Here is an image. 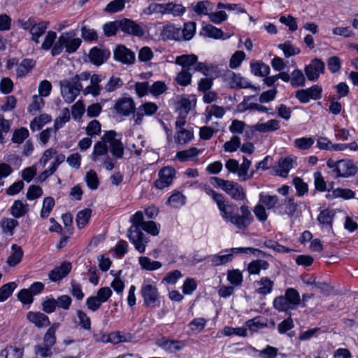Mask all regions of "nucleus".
Returning <instances> with one entry per match:
<instances>
[{
  "label": "nucleus",
  "mask_w": 358,
  "mask_h": 358,
  "mask_svg": "<svg viewBox=\"0 0 358 358\" xmlns=\"http://www.w3.org/2000/svg\"><path fill=\"white\" fill-rule=\"evenodd\" d=\"M106 142L103 141H98L94 146V150L91 155V159L93 161H96V158L99 156L104 155L108 152V147L106 144Z\"/></svg>",
  "instance_id": "nucleus-51"
},
{
  "label": "nucleus",
  "mask_w": 358,
  "mask_h": 358,
  "mask_svg": "<svg viewBox=\"0 0 358 358\" xmlns=\"http://www.w3.org/2000/svg\"><path fill=\"white\" fill-rule=\"evenodd\" d=\"M181 36L180 27H177L172 24L164 26L161 31V36L164 41H181Z\"/></svg>",
  "instance_id": "nucleus-19"
},
{
  "label": "nucleus",
  "mask_w": 358,
  "mask_h": 358,
  "mask_svg": "<svg viewBox=\"0 0 358 358\" xmlns=\"http://www.w3.org/2000/svg\"><path fill=\"white\" fill-rule=\"evenodd\" d=\"M293 159L291 157H286L279 160L277 174L281 177H287L289 170L292 168Z\"/></svg>",
  "instance_id": "nucleus-28"
},
{
  "label": "nucleus",
  "mask_w": 358,
  "mask_h": 358,
  "mask_svg": "<svg viewBox=\"0 0 358 358\" xmlns=\"http://www.w3.org/2000/svg\"><path fill=\"white\" fill-rule=\"evenodd\" d=\"M120 30L124 34L142 37L145 34L143 28L136 22L124 18L120 20Z\"/></svg>",
  "instance_id": "nucleus-10"
},
{
  "label": "nucleus",
  "mask_w": 358,
  "mask_h": 358,
  "mask_svg": "<svg viewBox=\"0 0 358 358\" xmlns=\"http://www.w3.org/2000/svg\"><path fill=\"white\" fill-rule=\"evenodd\" d=\"M278 48L284 52L285 57L288 58L291 56L296 55L300 53V49L294 47L289 41L278 45Z\"/></svg>",
  "instance_id": "nucleus-40"
},
{
  "label": "nucleus",
  "mask_w": 358,
  "mask_h": 358,
  "mask_svg": "<svg viewBox=\"0 0 358 358\" xmlns=\"http://www.w3.org/2000/svg\"><path fill=\"white\" fill-rule=\"evenodd\" d=\"M114 108L117 113L123 116H129L134 113L136 107L131 98L123 97L116 101Z\"/></svg>",
  "instance_id": "nucleus-13"
},
{
  "label": "nucleus",
  "mask_w": 358,
  "mask_h": 358,
  "mask_svg": "<svg viewBox=\"0 0 358 358\" xmlns=\"http://www.w3.org/2000/svg\"><path fill=\"white\" fill-rule=\"evenodd\" d=\"M28 204H24L20 200H16L11 206V214L16 218L24 216L28 211Z\"/></svg>",
  "instance_id": "nucleus-34"
},
{
  "label": "nucleus",
  "mask_w": 358,
  "mask_h": 358,
  "mask_svg": "<svg viewBox=\"0 0 358 358\" xmlns=\"http://www.w3.org/2000/svg\"><path fill=\"white\" fill-rule=\"evenodd\" d=\"M291 85L294 87H303L306 83V78L302 71L294 69L291 73Z\"/></svg>",
  "instance_id": "nucleus-38"
},
{
  "label": "nucleus",
  "mask_w": 358,
  "mask_h": 358,
  "mask_svg": "<svg viewBox=\"0 0 358 358\" xmlns=\"http://www.w3.org/2000/svg\"><path fill=\"white\" fill-rule=\"evenodd\" d=\"M212 198L217 203L223 219L234 224L237 229H245L253 221L252 215L248 206L243 205L240 207L241 214L239 215L238 206L226 203L223 194L215 192Z\"/></svg>",
  "instance_id": "nucleus-1"
},
{
  "label": "nucleus",
  "mask_w": 358,
  "mask_h": 358,
  "mask_svg": "<svg viewBox=\"0 0 358 358\" xmlns=\"http://www.w3.org/2000/svg\"><path fill=\"white\" fill-rule=\"evenodd\" d=\"M125 0H113L106 6L104 10L108 13H117L123 10Z\"/></svg>",
  "instance_id": "nucleus-54"
},
{
  "label": "nucleus",
  "mask_w": 358,
  "mask_h": 358,
  "mask_svg": "<svg viewBox=\"0 0 358 358\" xmlns=\"http://www.w3.org/2000/svg\"><path fill=\"white\" fill-rule=\"evenodd\" d=\"M75 36L76 33L73 31L62 33L51 50V55L52 56L59 55L62 53L64 48L69 54L75 52L82 43L81 39L75 38Z\"/></svg>",
  "instance_id": "nucleus-5"
},
{
  "label": "nucleus",
  "mask_w": 358,
  "mask_h": 358,
  "mask_svg": "<svg viewBox=\"0 0 358 358\" xmlns=\"http://www.w3.org/2000/svg\"><path fill=\"white\" fill-rule=\"evenodd\" d=\"M43 194V189L38 185H31L28 188L26 197L28 200L32 201L41 197Z\"/></svg>",
  "instance_id": "nucleus-62"
},
{
  "label": "nucleus",
  "mask_w": 358,
  "mask_h": 358,
  "mask_svg": "<svg viewBox=\"0 0 358 358\" xmlns=\"http://www.w3.org/2000/svg\"><path fill=\"white\" fill-rule=\"evenodd\" d=\"M76 314L78 318L79 325L80 326V327L87 331L90 330L91 320L87 315V314L81 310H77Z\"/></svg>",
  "instance_id": "nucleus-55"
},
{
  "label": "nucleus",
  "mask_w": 358,
  "mask_h": 358,
  "mask_svg": "<svg viewBox=\"0 0 358 358\" xmlns=\"http://www.w3.org/2000/svg\"><path fill=\"white\" fill-rule=\"evenodd\" d=\"M289 316L282 320L278 325V331L280 334H283L287 333L289 330L292 329L294 327V321L291 317V314L289 312Z\"/></svg>",
  "instance_id": "nucleus-61"
},
{
  "label": "nucleus",
  "mask_w": 358,
  "mask_h": 358,
  "mask_svg": "<svg viewBox=\"0 0 358 358\" xmlns=\"http://www.w3.org/2000/svg\"><path fill=\"white\" fill-rule=\"evenodd\" d=\"M71 268V263L64 262L59 266L52 270L49 273L48 277L53 282L59 281L70 273Z\"/></svg>",
  "instance_id": "nucleus-18"
},
{
  "label": "nucleus",
  "mask_w": 358,
  "mask_h": 358,
  "mask_svg": "<svg viewBox=\"0 0 358 358\" xmlns=\"http://www.w3.org/2000/svg\"><path fill=\"white\" fill-rule=\"evenodd\" d=\"M110 52L108 49L94 47L90 50L88 57L93 64L100 66L110 57Z\"/></svg>",
  "instance_id": "nucleus-15"
},
{
  "label": "nucleus",
  "mask_w": 358,
  "mask_h": 358,
  "mask_svg": "<svg viewBox=\"0 0 358 358\" xmlns=\"http://www.w3.org/2000/svg\"><path fill=\"white\" fill-rule=\"evenodd\" d=\"M55 204V199L52 196L45 197L40 215L42 218L48 217Z\"/></svg>",
  "instance_id": "nucleus-41"
},
{
  "label": "nucleus",
  "mask_w": 358,
  "mask_h": 358,
  "mask_svg": "<svg viewBox=\"0 0 358 358\" xmlns=\"http://www.w3.org/2000/svg\"><path fill=\"white\" fill-rule=\"evenodd\" d=\"M17 285L15 282L6 283L0 287V301H6L13 292Z\"/></svg>",
  "instance_id": "nucleus-46"
},
{
  "label": "nucleus",
  "mask_w": 358,
  "mask_h": 358,
  "mask_svg": "<svg viewBox=\"0 0 358 358\" xmlns=\"http://www.w3.org/2000/svg\"><path fill=\"white\" fill-rule=\"evenodd\" d=\"M335 214L333 210L324 209L322 210L317 217V221L323 226H328L330 229L332 227V221Z\"/></svg>",
  "instance_id": "nucleus-33"
},
{
  "label": "nucleus",
  "mask_w": 358,
  "mask_h": 358,
  "mask_svg": "<svg viewBox=\"0 0 358 358\" xmlns=\"http://www.w3.org/2000/svg\"><path fill=\"white\" fill-rule=\"evenodd\" d=\"M334 171L338 177L348 178L355 176L357 172V167L350 160L338 161Z\"/></svg>",
  "instance_id": "nucleus-11"
},
{
  "label": "nucleus",
  "mask_w": 358,
  "mask_h": 358,
  "mask_svg": "<svg viewBox=\"0 0 358 358\" xmlns=\"http://www.w3.org/2000/svg\"><path fill=\"white\" fill-rule=\"evenodd\" d=\"M114 59L122 64L131 65L135 62V53L123 45H119L114 50Z\"/></svg>",
  "instance_id": "nucleus-12"
},
{
  "label": "nucleus",
  "mask_w": 358,
  "mask_h": 358,
  "mask_svg": "<svg viewBox=\"0 0 358 358\" xmlns=\"http://www.w3.org/2000/svg\"><path fill=\"white\" fill-rule=\"evenodd\" d=\"M314 177V183L315 189L320 192H324L326 190H329V188L327 186V183L320 171H316L313 174Z\"/></svg>",
  "instance_id": "nucleus-57"
},
{
  "label": "nucleus",
  "mask_w": 358,
  "mask_h": 358,
  "mask_svg": "<svg viewBox=\"0 0 358 358\" xmlns=\"http://www.w3.org/2000/svg\"><path fill=\"white\" fill-rule=\"evenodd\" d=\"M57 38V34L55 31H49L45 36L44 41L41 44V48L44 50H49L55 44Z\"/></svg>",
  "instance_id": "nucleus-52"
},
{
  "label": "nucleus",
  "mask_w": 358,
  "mask_h": 358,
  "mask_svg": "<svg viewBox=\"0 0 358 358\" xmlns=\"http://www.w3.org/2000/svg\"><path fill=\"white\" fill-rule=\"evenodd\" d=\"M197 59L195 55H182L176 57V63L182 66L181 71L176 77V81L178 85L187 86L191 83L192 77L191 71Z\"/></svg>",
  "instance_id": "nucleus-4"
},
{
  "label": "nucleus",
  "mask_w": 358,
  "mask_h": 358,
  "mask_svg": "<svg viewBox=\"0 0 358 358\" xmlns=\"http://www.w3.org/2000/svg\"><path fill=\"white\" fill-rule=\"evenodd\" d=\"M194 138V132L192 129H182L176 130L174 135L175 143L180 145L188 144Z\"/></svg>",
  "instance_id": "nucleus-22"
},
{
  "label": "nucleus",
  "mask_w": 358,
  "mask_h": 358,
  "mask_svg": "<svg viewBox=\"0 0 358 358\" xmlns=\"http://www.w3.org/2000/svg\"><path fill=\"white\" fill-rule=\"evenodd\" d=\"M131 226L128 230V237L129 241L134 244L136 250L140 253H143L145 250V244L148 243L147 238L141 231V227L144 221L143 213L141 211L136 212L131 217Z\"/></svg>",
  "instance_id": "nucleus-2"
},
{
  "label": "nucleus",
  "mask_w": 358,
  "mask_h": 358,
  "mask_svg": "<svg viewBox=\"0 0 358 358\" xmlns=\"http://www.w3.org/2000/svg\"><path fill=\"white\" fill-rule=\"evenodd\" d=\"M210 258L211 264L213 266H218L227 264L231 261L233 258L232 253L226 255H215L209 257Z\"/></svg>",
  "instance_id": "nucleus-45"
},
{
  "label": "nucleus",
  "mask_w": 358,
  "mask_h": 358,
  "mask_svg": "<svg viewBox=\"0 0 358 358\" xmlns=\"http://www.w3.org/2000/svg\"><path fill=\"white\" fill-rule=\"evenodd\" d=\"M185 12V8L180 4L173 3H166V14H172L173 16H181Z\"/></svg>",
  "instance_id": "nucleus-53"
},
{
  "label": "nucleus",
  "mask_w": 358,
  "mask_h": 358,
  "mask_svg": "<svg viewBox=\"0 0 358 358\" xmlns=\"http://www.w3.org/2000/svg\"><path fill=\"white\" fill-rule=\"evenodd\" d=\"M297 210V204L292 197L281 200L276 206V213L280 215H287L289 217H294Z\"/></svg>",
  "instance_id": "nucleus-14"
},
{
  "label": "nucleus",
  "mask_w": 358,
  "mask_h": 358,
  "mask_svg": "<svg viewBox=\"0 0 358 358\" xmlns=\"http://www.w3.org/2000/svg\"><path fill=\"white\" fill-rule=\"evenodd\" d=\"M203 29L205 33V35L208 37L213 38L215 39L224 38L223 31L220 29H218L213 26L212 24L206 25Z\"/></svg>",
  "instance_id": "nucleus-50"
},
{
  "label": "nucleus",
  "mask_w": 358,
  "mask_h": 358,
  "mask_svg": "<svg viewBox=\"0 0 358 358\" xmlns=\"http://www.w3.org/2000/svg\"><path fill=\"white\" fill-rule=\"evenodd\" d=\"M141 295L143 299L145 307L155 308L159 306L160 295L155 285L150 283H143L141 289Z\"/></svg>",
  "instance_id": "nucleus-6"
},
{
  "label": "nucleus",
  "mask_w": 358,
  "mask_h": 358,
  "mask_svg": "<svg viewBox=\"0 0 358 358\" xmlns=\"http://www.w3.org/2000/svg\"><path fill=\"white\" fill-rule=\"evenodd\" d=\"M176 175V170L171 166L162 168L158 173L159 178L155 181L156 188L162 189L169 187L173 182Z\"/></svg>",
  "instance_id": "nucleus-8"
},
{
  "label": "nucleus",
  "mask_w": 358,
  "mask_h": 358,
  "mask_svg": "<svg viewBox=\"0 0 358 358\" xmlns=\"http://www.w3.org/2000/svg\"><path fill=\"white\" fill-rule=\"evenodd\" d=\"M51 120L50 115L45 113L41 114L31 120L30 128L33 131L40 130L45 124L50 122Z\"/></svg>",
  "instance_id": "nucleus-29"
},
{
  "label": "nucleus",
  "mask_w": 358,
  "mask_h": 358,
  "mask_svg": "<svg viewBox=\"0 0 358 358\" xmlns=\"http://www.w3.org/2000/svg\"><path fill=\"white\" fill-rule=\"evenodd\" d=\"M29 133L26 127L15 129L13 132L12 141L14 143L21 144L29 137Z\"/></svg>",
  "instance_id": "nucleus-48"
},
{
  "label": "nucleus",
  "mask_w": 358,
  "mask_h": 358,
  "mask_svg": "<svg viewBox=\"0 0 358 358\" xmlns=\"http://www.w3.org/2000/svg\"><path fill=\"white\" fill-rule=\"evenodd\" d=\"M27 318L38 328L47 327L50 324L48 317L40 312L30 311L27 313Z\"/></svg>",
  "instance_id": "nucleus-21"
},
{
  "label": "nucleus",
  "mask_w": 358,
  "mask_h": 358,
  "mask_svg": "<svg viewBox=\"0 0 358 358\" xmlns=\"http://www.w3.org/2000/svg\"><path fill=\"white\" fill-rule=\"evenodd\" d=\"M201 153V150L196 148L192 147L189 149L179 151L176 154V157L180 162H187Z\"/></svg>",
  "instance_id": "nucleus-36"
},
{
  "label": "nucleus",
  "mask_w": 358,
  "mask_h": 358,
  "mask_svg": "<svg viewBox=\"0 0 358 358\" xmlns=\"http://www.w3.org/2000/svg\"><path fill=\"white\" fill-rule=\"evenodd\" d=\"M119 29H120V20L109 22L103 25L104 34L107 37L116 35Z\"/></svg>",
  "instance_id": "nucleus-42"
},
{
  "label": "nucleus",
  "mask_w": 358,
  "mask_h": 358,
  "mask_svg": "<svg viewBox=\"0 0 358 358\" xmlns=\"http://www.w3.org/2000/svg\"><path fill=\"white\" fill-rule=\"evenodd\" d=\"M257 284L259 286L257 290V293L264 296L270 294L274 285V282L267 277L262 278Z\"/></svg>",
  "instance_id": "nucleus-30"
},
{
  "label": "nucleus",
  "mask_w": 358,
  "mask_h": 358,
  "mask_svg": "<svg viewBox=\"0 0 358 358\" xmlns=\"http://www.w3.org/2000/svg\"><path fill=\"white\" fill-rule=\"evenodd\" d=\"M324 63L320 59L315 58L306 66L304 71L307 78L310 81H315L318 79L320 73H324Z\"/></svg>",
  "instance_id": "nucleus-9"
},
{
  "label": "nucleus",
  "mask_w": 358,
  "mask_h": 358,
  "mask_svg": "<svg viewBox=\"0 0 358 358\" xmlns=\"http://www.w3.org/2000/svg\"><path fill=\"white\" fill-rule=\"evenodd\" d=\"M92 210L85 208L79 211L76 215V224L79 229H83L88 224L91 217Z\"/></svg>",
  "instance_id": "nucleus-37"
},
{
  "label": "nucleus",
  "mask_w": 358,
  "mask_h": 358,
  "mask_svg": "<svg viewBox=\"0 0 358 358\" xmlns=\"http://www.w3.org/2000/svg\"><path fill=\"white\" fill-rule=\"evenodd\" d=\"M71 293L78 301H81L85 296L81 285L74 280L71 282Z\"/></svg>",
  "instance_id": "nucleus-63"
},
{
  "label": "nucleus",
  "mask_w": 358,
  "mask_h": 358,
  "mask_svg": "<svg viewBox=\"0 0 358 358\" xmlns=\"http://www.w3.org/2000/svg\"><path fill=\"white\" fill-rule=\"evenodd\" d=\"M131 339L129 334H124L120 331L110 334L109 341L113 344H117L122 342H129Z\"/></svg>",
  "instance_id": "nucleus-44"
},
{
  "label": "nucleus",
  "mask_w": 358,
  "mask_h": 358,
  "mask_svg": "<svg viewBox=\"0 0 358 358\" xmlns=\"http://www.w3.org/2000/svg\"><path fill=\"white\" fill-rule=\"evenodd\" d=\"M11 248L13 253L8 257L7 263L10 266H15L21 262L24 253L21 247L15 244H13Z\"/></svg>",
  "instance_id": "nucleus-27"
},
{
  "label": "nucleus",
  "mask_w": 358,
  "mask_h": 358,
  "mask_svg": "<svg viewBox=\"0 0 358 358\" xmlns=\"http://www.w3.org/2000/svg\"><path fill=\"white\" fill-rule=\"evenodd\" d=\"M227 76L231 79V87L233 88H251L252 87L250 83L244 78L241 77L239 74L236 75L235 73L229 71Z\"/></svg>",
  "instance_id": "nucleus-24"
},
{
  "label": "nucleus",
  "mask_w": 358,
  "mask_h": 358,
  "mask_svg": "<svg viewBox=\"0 0 358 358\" xmlns=\"http://www.w3.org/2000/svg\"><path fill=\"white\" fill-rule=\"evenodd\" d=\"M259 202L268 210L274 208V211L276 213V206L278 205L280 201L278 196L276 195H269L261 193L259 194Z\"/></svg>",
  "instance_id": "nucleus-25"
},
{
  "label": "nucleus",
  "mask_w": 358,
  "mask_h": 358,
  "mask_svg": "<svg viewBox=\"0 0 358 358\" xmlns=\"http://www.w3.org/2000/svg\"><path fill=\"white\" fill-rule=\"evenodd\" d=\"M123 85L124 83L120 78L112 76L106 84L104 90L107 92H113L120 88Z\"/></svg>",
  "instance_id": "nucleus-47"
},
{
  "label": "nucleus",
  "mask_w": 358,
  "mask_h": 358,
  "mask_svg": "<svg viewBox=\"0 0 358 358\" xmlns=\"http://www.w3.org/2000/svg\"><path fill=\"white\" fill-rule=\"evenodd\" d=\"M85 180L90 189H96L98 188L99 182L97 174L94 170H90L87 172Z\"/></svg>",
  "instance_id": "nucleus-49"
},
{
  "label": "nucleus",
  "mask_w": 358,
  "mask_h": 358,
  "mask_svg": "<svg viewBox=\"0 0 358 358\" xmlns=\"http://www.w3.org/2000/svg\"><path fill=\"white\" fill-rule=\"evenodd\" d=\"M34 62L30 59H24L17 66L16 76L17 78L25 76L34 67Z\"/></svg>",
  "instance_id": "nucleus-31"
},
{
  "label": "nucleus",
  "mask_w": 358,
  "mask_h": 358,
  "mask_svg": "<svg viewBox=\"0 0 358 358\" xmlns=\"http://www.w3.org/2000/svg\"><path fill=\"white\" fill-rule=\"evenodd\" d=\"M61 93L64 101L68 103H72L80 94L76 87H73L69 81L65 80L61 85Z\"/></svg>",
  "instance_id": "nucleus-20"
},
{
  "label": "nucleus",
  "mask_w": 358,
  "mask_h": 358,
  "mask_svg": "<svg viewBox=\"0 0 358 358\" xmlns=\"http://www.w3.org/2000/svg\"><path fill=\"white\" fill-rule=\"evenodd\" d=\"M224 192L231 196L232 199L237 201H243L246 198L243 187L240 184L231 180H229Z\"/></svg>",
  "instance_id": "nucleus-17"
},
{
  "label": "nucleus",
  "mask_w": 358,
  "mask_h": 358,
  "mask_svg": "<svg viewBox=\"0 0 358 358\" xmlns=\"http://www.w3.org/2000/svg\"><path fill=\"white\" fill-rule=\"evenodd\" d=\"M252 73L258 76L264 77L267 76L270 72V67L262 62L251 63Z\"/></svg>",
  "instance_id": "nucleus-35"
},
{
  "label": "nucleus",
  "mask_w": 358,
  "mask_h": 358,
  "mask_svg": "<svg viewBox=\"0 0 358 358\" xmlns=\"http://www.w3.org/2000/svg\"><path fill=\"white\" fill-rule=\"evenodd\" d=\"M315 143V140L311 137H301L296 138L294 141V146L301 150H306L310 148Z\"/></svg>",
  "instance_id": "nucleus-43"
},
{
  "label": "nucleus",
  "mask_w": 358,
  "mask_h": 358,
  "mask_svg": "<svg viewBox=\"0 0 358 358\" xmlns=\"http://www.w3.org/2000/svg\"><path fill=\"white\" fill-rule=\"evenodd\" d=\"M157 106L152 102H146L142 104L138 107L137 112L134 113L135 123L141 124L145 115H152L157 112Z\"/></svg>",
  "instance_id": "nucleus-16"
},
{
  "label": "nucleus",
  "mask_w": 358,
  "mask_h": 358,
  "mask_svg": "<svg viewBox=\"0 0 358 358\" xmlns=\"http://www.w3.org/2000/svg\"><path fill=\"white\" fill-rule=\"evenodd\" d=\"M115 131H108L102 137V140L110 143L112 155L117 158H122L124 155V145L119 139L115 138Z\"/></svg>",
  "instance_id": "nucleus-7"
},
{
  "label": "nucleus",
  "mask_w": 358,
  "mask_h": 358,
  "mask_svg": "<svg viewBox=\"0 0 358 358\" xmlns=\"http://www.w3.org/2000/svg\"><path fill=\"white\" fill-rule=\"evenodd\" d=\"M239 147H241V138L237 136H232L230 141H227L223 145L224 151L229 152L236 151Z\"/></svg>",
  "instance_id": "nucleus-56"
},
{
  "label": "nucleus",
  "mask_w": 358,
  "mask_h": 358,
  "mask_svg": "<svg viewBox=\"0 0 358 358\" xmlns=\"http://www.w3.org/2000/svg\"><path fill=\"white\" fill-rule=\"evenodd\" d=\"M227 279L233 285L238 286L243 282V275L239 270H232L228 272Z\"/></svg>",
  "instance_id": "nucleus-59"
},
{
  "label": "nucleus",
  "mask_w": 358,
  "mask_h": 358,
  "mask_svg": "<svg viewBox=\"0 0 358 358\" xmlns=\"http://www.w3.org/2000/svg\"><path fill=\"white\" fill-rule=\"evenodd\" d=\"M245 57V54L243 51H236L231 57L229 61V66L231 69L238 67Z\"/></svg>",
  "instance_id": "nucleus-64"
},
{
  "label": "nucleus",
  "mask_w": 358,
  "mask_h": 358,
  "mask_svg": "<svg viewBox=\"0 0 358 358\" xmlns=\"http://www.w3.org/2000/svg\"><path fill=\"white\" fill-rule=\"evenodd\" d=\"M196 31V23L189 22L185 23L182 29L180 27V32L182 34L181 40H190L194 35Z\"/></svg>",
  "instance_id": "nucleus-39"
},
{
  "label": "nucleus",
  "mask_w": 358,
  "mask_h": 358,
  "mask_svg": "<svg viewBox=\"0 0 358 358\" xmlns=\"http://www.w3.org/2000/svg\"><path fill=\"white\" fill-rule=\"evenodd\" d=\"M293 184L296 189L298 196H301L308 192V186L301 178L295 177L293 179Z\"/></svg>",
  "instance_id": "nucleus-60"
},
{
  "label": "nucleus",
  "mask_w": 358,
  "mask_h": 358,
  "mask_svg": "<svg viewBox=\"0 0 358 358\" xmlns=\"http://www.w3.org/2000/svg\"><path fill=\"white\" fill-rule=\"evenodd\" d=\"M280 128V122L277 120H270L265 123L255 124V129L262 133L276 131Z\"/></svg>",
  "instance_id": "nucleus-26"
},
{
  "label": "nucleus",
  "mask_w": 358,
  "mask_h": 358,
  "mask_svg": "<svg viewBox=\"0 0 358 358\" xmlns=\"http://www.w3.org/2000/svg\"><path fill=\"white\" fill-rule=\"evenodd\" d=\"M18 225V222L14 219H6L1 222L3 231L9 235L13 234L14 229Z\"/></svg>",
  "instance_id": "nucleus-58"
},
{
  "label": "nucleus",
  "mask_w": 358,
  "mask_h": 358,
  "mask_svg": "<svg viewBox=\"0 0 358 358\" xmlns=\"http://www.w3.org/2000/svg\"><path fill=\"white\" fill-rule=\"evenodd\" d=\"M49 22L48 21H41L38 23H35L31 27L30 34L31 35V40L36 43H39V38L42 36L48 28Z\"/></svg>",
  "instance_id": "nucleus-23"
},
{
  "label": "nucleus",
  "mask_w": 358,
  "mask_h": 358,
  "mask_svg": "<svg viewBox=\"0 0 358 358\" xmlns=\"http://www.w3.org/2000/svg\"><path fill=\"white\" fill-rule=\"evenodd\" d=\"M301 303L299 292L294 288H287L285 294L276 296L273 301V308L279 312L288 313L296 309Z\"/></svg>",
  "instance_id": "nucleus-3"
},
{
  "label": "nucleus",
  "mask_w": 358,
  "mask_h": 358,
  "mask_svg": "<svg viewBox=\"0 0 358 358\" xmlns=\"http://www.w3.org/2000/svg\"><path fill=\"white\" fill-rule=\"evenodd\" d=\"M138 261L141 268L147 271H155L162 266L160 262L152 260L148 257H141Z\"/></svg>",
  "instance_id": "nucleus-32"
}]
</instances>
